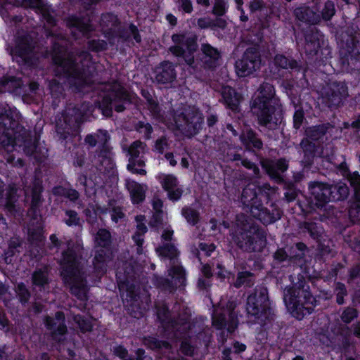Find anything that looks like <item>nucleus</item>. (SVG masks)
Here are the masks:
<instances>
[{
  "instance_id": "nucleus-6",
  "label": "nucleus",
  "mask_w": 360,
  "mask_h": 360,
  "mask_svg": "<svg viewBox=\"0 0 360 360\" xmlns=\"http://www.w3.org/2000/svg\"><path fill=\"white\" fill-rule=\"evenodd\" d=\"M298 280L292 286L284 289L283 300L292 316L302 320L305 315L314 311L316 300L309 291V286L303 277Z\"/></svg>"
},
{
  "instance_id": "nucleus-61",
  "label": "nucleus",
  "mask_w": 360,
  "mask_h": 360,
  "mask_svg": "<svg viewBox=\"0 0 360 360\" xmlns=\"http://www.w3.org/2000/svg\"><path fill=\"white\" fill-rule=\"evenodd\" d=\"M160 254L172 260L177 257L178 250L174 244L166 243L160 248Z\"/></svg>"
},
{
  "instance_id": "nucleus-58",
  "label": "nucleus",
  "mask_w": 360,
  "mask_h": 360,
  "mask_svg": "<svg viewBox=\"0 0 360 360\" xmlns=\"http://www.w3.org/2000/svg\"><path fill=\"white\" fill-rule=\"evenodd\" d=\"M49 88L53 98L59 99L63 96L64 88L63 84L56 79L49 82Z\"/></svg>"
},
{
  "instance_id": "nucleus-62",
  "label": "nucleus",
  "mask_w": 360,
  "mask_h": 360,
  "mask_svg": "<svg viewBox=\"0 0 360 360\" xmlns=\"http://www.w3.org/2000/svg\"><path fill=\"white\" fill-rule=\"evenodd\" d=\"M156 285L158 288L163 290H167L170 292H174L177 290L176 287L174 285L173 281L168 278H158L156 280Z\"/></svg>"
},
{
  "instance_id": "nucleus-42",
  "label": "nucleus",
  "mask_w": 360,
  "mask_h": 360,
  "mask_svg": "<svg viewBox=\"0 0 360 360\" xmlns=\"http://www.w3.org/2000/svg\"><path fill=\"white\" fill-rule=\"evenodd\" d=\"M197 24L200 29L210 28L216 30L217 28H225V20L221 18L212 20L208 18H200L198 19Z\"/></svg>"
},
{
  "instance_id": "nucleus-63",
  "label": "nucleus",
  "mask_w": 360,
  "mask_h": 360,
  "mask_svg": "<svg viewBox=\"0 0 360 360\" xmlns=\"http://www.w3.org/2000/svg\"><path fill=\"white\" fill-rule=\"evenodd\" d=\"M136 129L138 132L143 134L144 139L149 140L151 138L153 129L152 125L148 122H144L143 121H139L136 125Z\"/></svg>"
},
{
  "instance_id": "nucleus-59",
  "label": "nucleus",
  "mask_w": 360,
  "mask_h": 360,
  "mask_svg": "<svg viewBox=\"0 0 360 360\" xmlns=\"http://www.w3.org/2000/svg\"><path fill=\"white\" fill-rule=\"evenodd\" d=\"M349 216L353 222L360 221V196L354 197L349 208Z\"/></svg>"
},
{
  "instance_id": "nucleus-19",
  "label": "nucleus",
  "mask_w": 360,
  "mask_h": 360,
  "mask_svg": "<svg viewBox=\"0 0 360 360\" xmlns=\"http://www.w3.org/2000/svg\"><path fill=\"white\" fill-rule=\"evenodd\" d=\"M120 24L118 16L112 12L102 13L99 20L102 33L109 41L115 39V28Z\"/></svg>"
},
{
  "instance_id": "nucleus-9",
  "label": "nucleus",
  "mask_w": 360,
  "mask_h": 360,
  "mask_svg": "<svg viewBox=\"0 0 360 360\" xmlns=\"http://www.w3.org/2000/svg\"><path fill=\"white\" fill-rule=\"evenodd\" d=\"M261 55L258 46L246 49L240 60L236 62V73L240 77H246L260 68Z\"/></svg>"
},
{
  "instance_id": "nucleus-50",
  "label": "nucleus",
  "mask_w": 360,
  "mask_h": 360,
  "mask_svg": "<svg viewBox=\"0 0 360 360\" xmlns=\"http://www.w3.org/2000/svg\"><path fill=\"white\" fill-rule=\"evenodd\" d=\"M131 200L133 204H140L146 198V192L143 186L137 182H134L130 190Z\"/></svg>"
},
{
  "instance_id": "nucleus-21",
  "label": "nucleus",
  "mask_w": 360,
  "mask_h": 360,
  "mask_svg": "<svg viewBox=\"0 0 360 360\" xmlns=\"http://www.w3.org/2000/svg\"><path fill=\"white\" fill-rule=\"evenodd\" d=\"M0 86L5 91L15 94H25L27 86L21 77L6 75L0 79Z\"/></svg>"
},
{
  "instance_id": "nucleus-22",
  "label": "nucleus",
  "mask_w": 360,
  "mask_h": 360,
  "mask_svg": "<svg viewBox=\"0 0 360 360\" xmlns=\"http://www.w3.org/2000/svg\"><path fill=\"white\" fill-rule=\"evenodd\" d=\"M201 50L202 52L201 62L203 68L207 70H214L219 65V51L210 44H202Z\"/></svg>"
},
{
  "instance_id": "nucleus-10",
  "label": "nucleus",
  "mask_w": 360,
  "mask_h": 360,
  "mask_svg": "<svg viewBox=\"0 0 360 360\" xmlns=\"http://www.w3.org/2000/svg\"><path fill=\"white\" fill-rule=\"evenodd\" d=\"M322 95L324 103L331 109H336L348 97V88L345 82H333L326 86Z\"/></svg>"
},
{
  "instance_id": "nucleus-14",
  "label": "nucleus",
  "mask_w": 360,
  "mask_h": 360,
  "mask_svg": "<svg viewBox=\"0 0 360 360\" xmlns=\"http://www.w3.org/2000/svg\"><path fill=\"white\" fill-rule=\"evenodd\" d=\"M112 258V250L98 249L95 251L93 259V271L90 276L94 284L101 282L103 275L107 271L108 262Z\"/></svg>"
},
{
  "instance_id": "nucleus-23",
  "label": "nucleus",
  "mask_w": 360,
  "mask_h": 360,
  "mask_svg": "<svg viewBox=\"0 0 360 360\" xmlns=\"http://www.w3.org/2000/svg\"><path fill=\"white\" fill-rule=\"evenodd\" d=\"M212 324L217 330H220L219 341L221 345V360H225V307H222L219 311L216 308H214L212 314Z\"/></svg>"
},
{
  "instance_id": "nucleus-51",
  "label": "nucleus",
  "mask_w": 360,
  "mask_h": 360,
  "mask_svg": "<svg viewBox=\"0 0 360 360\" xmlns=\"http://www.w3.org/2000/svg\"><path fill=\"white\" fill-rule=\"evenodd\" d=\"M73 321L77 325L79 330L82 333L91 332L93 330L94 326L91 321L82 314L75 315Z\"/></svg>"
},
{
  "instance_id": "nucleus-8",
  "label": "nucleus",
  "mask_w": 360,
  "mask_h": 360,
  "mask_svg": "<svg viewBox=\"0 0 360 360\" xmlns=\"http://www.w3.org/2000/svg\"><path fill=\"white\" fill-rule=\"evenodd\" d=\"M172 119L176 129L187 137L195 136L202 129L204 117L195 105H183L174 110Z\"/></svg>"
},
{
  "instance_id": "nucleus-39",
  "label": "nucleus",
  "mask_w": 360,
  "mask_h": 360,
  "mask_svg": "<svg viewBox=\"0 0 360 360\" xmlns=\"http://www.w3.org/2000/svg\"><path fill=\"white\" fill-rule=\"evenodd\" d=\"M274 64L276 67L285 70H301V65L299 63L291 57H287L283 54H276L274 58Z\"/></svg>"
},
{
  "instance_id": "nucleus-7",
  "label": "nucleus",
  "mask_w": 360,
  "mask_h": 360,
  "mask_svg": "<svg viewBox=\"0 0 360 360\" xmlns=\"http://www.w3.org/2000/svg\"><path fill=\"white\" fill-rule=\"evenodd\" d=\"M258 95L253 100L251 108L257 115L259 124L263 126L277 124L281 120V111L271 105L275 96V90L272 84L264 82L260 85Z\"/></svg>"
},
{
  "instance_id": "nucleus-30",
  "label": "nucleus",
  "mask_w": 360,
  "mask_h": 360,
  "mask_svg": "<svg viewBox=\"0 0 360 360\" xmlns=\"http://www.w3.org/2000/svg\"><path fill=\"white\" fill-rule=\"evenodd\" d=\"M332 129L333 126L330 123H323L306 128L304 135L313 141H319Z\"/></svg>"
},
{
  "instance_id": "nucleus-54",
  "label": "nucleus",
  "mask_w": 360,
  "mask_h": 360,
  "mask_svg": "<svg viewBox=\"0 0 360 360\" xmlns=\"http://www.w3.org/2000/svg\"><path fill=\"white\" fill-rule=\"evenodd\" d=\"M255 276L252 273L249 271L240 272L238 274L237 279L234 283L236 288H239L242 285H245L248 287L254 284Z\"/></svg>"
},
{
  "instance_id": "nucleus-33",
  "label": "nucleus",
  "mask_w": 360,
  "mask_h": 360,
  "mask_svg": "<svg viewBox=\"0 0 360 360\" xmlns=\"http://www.w3.org/2000/svg\"><path fill=\"white\" fill-rule=\"evenodd\" d=\"M139 145L140 143L138 141H134L129 146L128 150L129 153V162L127 164V169L132 174H140V175H146V171L143 168H134V160L136 158H140V150H139Z\"/></svg>"
},
{
  "instance_id": "nucleus-41",
  "label": "nucleus",
  "mask_w": 360,
  "mask_h": 360,
  "mask_svg": "<svg viewBox=\"0 0 360 360\" xmlns=\"http://www.w3.org/2000/svg\"><path fill=\"white\" fill-rule=\"evenodd\" d=\"M191 314L187 312L179 314L176 317L172 318L170 326L176 330L182 328L186 332L188 331L191 328Z\"/></svg>"
},
{
  "instance_id": "nucleus-37",
  "label": "nucleus",
  "mask_w": 360,
  "mask_h": 360,
  "mask_svg": "<svg viewBox=\"0 0 360 360\" xmlns=\"http://www.w3.org/2000/svg\"><path fill=\"white\" fill-rule=\"evenodd\" d=\"M31 281L33 285L39 288H44L49 284V269L47 266L36 268L31 276Z\"/></svg>"
},
{
  "instance_id": "nucleus-49",
  "label": "nucleus",
  "mask_w": 360,
  "mask_h": 360,
  "mask_svg": "<svg viewBox=\"0 0 360 360\" xmlns=\"http://www.w3.org/2000/svg\"><path fill=\"white\" fill-rule=\"evenodd\" d=\"M97 179L98 177L95 174H89L88 169H84L83 172L77 174V185L82 189H86L89 181L94 184H98Z\"/></svg>"
},
{
  "instance_id": "nucleus-64",
  "label": "nucleus",
  "mask_w": 360,
  "mask_h": 360,
  "mask_svg": "<svg viewBox=\"0 0 360 360\" xmlns=\"http://www.w3.org/2000/svg\"><path fill=\"white\" fill-rule=\"evenodd\" d=\"M15 61L19 65L25 68L32 69L37 66L36 58L30 54L16 58Z\"/></svg>"
},
{
  "instance_id": "nucleus-1",
  "label": "nucleus",
  "mask_w": 360,
  "mask_h": 360,
  "mask_svg": "<svg viewBox=\"0 0 360 360\" xmlns=\"http://www.w3.org/2000/svg\"><path fill=\"white\" fill-rule=\"evenodd\" d=\"M130 103L131 96L123 86L111 87L94 105L84 101L64 110L56 120V134L61 143L66 144L79 131L81 125L90 120L96 108L101 110L104 117H110L113 109L117 112H122L126 110V105Z\"/></svg>"
},
{
  "instance_id": "nucleus-13",
  "label": "nucleus",
  "mask_w": 360,
  "mask_h": 360,
  "mask_svg": "<svg viewBox=\"0 0 360 360\" xmlns=\"http://www.w3.org/2000/svg\"><path fill=\"white\" fill-rule=\"evenodd\" d=\"M44 324L50 331V336L53 340L60 341L62 337L68 333L65 316L63 311H57L54 317L46 315L44 318Z\"/></svg>"
},
{
  "instance_id": "nucleus-56",
  "label": "nucleus",
  "mask_w": 360,
  "mask_h": 360,
  "mask_svg": "<svg viewBox=\"0 0 360 360\" xmlns=\"http://www.w3.org/2000/svg\"><path fill=\"white\" fill-rule=\"evenodd\" d=\"M87 49L94 53H100L108 49V43L104 39H90L86 43Z\"/></svg>"
},
{
  "instance_id": "nucleus-44",
  "label": "nucleus",
  "mask_w": 360,
  "mask_h": 360,
  "mask_svg": "<svg viewBox=\"0 0 360 360\" xmlns=\"http://www.w3.org/2000/svg\"><path fill=\"white\" fill-rule=\"evenodd\" d=\"M241 96L235 89L226 86V105L233 112H238Z\"/></svg>"
},
{
  "instance_id": "nucleus-40",
  "label": "nucleus",
  "mask_w": 360,
  "mask_h": 360,
  "mask_svg": "<svg viewBox=\"0 0 360 360\" xmlns=\"http://www.w3.org/2000/svg\"><path fill=\"white\" fill-rule=\"evenodd\" d=\"M305 51L311 55H316L321 46L317 31L311 30L305 35Z\"/></svg>"
},
{
  "instance_id": "nucleus-25",
  "label": "nucleus",
  "mask_w": 360,
  "mask_h": 360,
  "mask_svg": "<svg viewBox=\"0 0 360 360\" xmlns=\"http://www.w3.org/2000/svg\"><path fill=\"white\" fill-rule=\"evenodd\" d=\"M115 30V38L117 37L124 42H130L132 39L136 43L140 44L142 41L138 27L133 22H130L128 27L119 25Z\"/></svg>"
},
{
  "instance_id": "nucleus-26",
  "label": "nucleus",
  "mask_w": 360,
  "mask_h": 360,
  "mask_svg": "<svg viewBox=\"0 0 360 360\" xmlns=\"http://www.w3.org/2000/svg\"><path fill=\"white\" fill-rule=\"evenodd\" d=\"M347 38L345 41L346 49L351 58L358 56V60H360L359 50L358 49L360 44V32L354 30L352 27H347L346 30Z\"/></svg>"
},
{
  "instance_id": "nucleus-2",
  "label": "nucleus",
  "mask_w": 360,
  "mask_h": 360,
  "mask_svg": "<svg viewBox=\"0 0 360 360\" xmlns=\"http://www.w3.org/2000/svg\"><path fill=\"white\" fill-rule=\"evenodd\" d=\"M21 116L11 109L0 113V145L7 150L18 146L27 155L37 150L38 140L20 123Z\"/></svg>"
},
{
  "instance_id": "nucleus-48",
  "label": "nucleus",
  "mask_w": 360,
  "mask_h": 360,
  "mask_svg": "<svg viewBox=\"0 0 360 360\" xmlns=\"http://www.w3.org/2000/svg\"><path fill=\"white\" fill-rule=\"evenodd\" d=\"M181 215L185 218L187 223L191 226H195L200 221V213L195 209L189 206H184L181 209Z\"/></svg>"
},
{
  "instance_id": "nucleus-57",
  "label": "nucleus",
  "mask_w": 360,
  "mask_h": 360,
  "mask_svg": "<svg viewBox=\"0 0 360 360\" xmlns=\"http://www.w3.org/2000/svg\"><path fill=\"white\" fill-rule=\"evenodd\" d=\"M16 293L19 302L22 305H25L26 304L28 303L31 297V293L24 283L20 282L17 285Z\"/></svg>"
},
{
  "instance_id": "nucleus-52",
  "label": "nucleus",
  "mask_w": 360,
  "mask_h": 360,
  "mask_svg": "<svg viewBox=\"0 0 360 360\" xmlns=\"http://www.w3.org/2000/svg\"><path fill=\"white\" fill-rule=\"evenodd\" d=\"M146 345L152 350H160L162 349H169L170 344L166 340H160L155 337L149 336L145 338Z\"/></svg>"
},
{
  "instance_id": "nucleus-46",
  "label": "nucleus",
  "mask_w": 360,
  "mask_h": 360,
  "mask_svg": "<svg viewBox=\"0 0 360 360\" xmlns=\"http://www.w3.org/2000/svg\"><path fill=\"white\" fill-rule=\"evenodd\" d=\"M354 190V197L360 196V174L357 172H351L348 169L343 174Z\"/></svg>"
},
{
  "instance_id": "nucleus-55",
  "label": "nucleus",
  "mask_w": 360,
  "mask_h": 360,
  "mask_svg": "<svg viewBox=\"0 0 360 360\" xmlns=\"http://www.w3.org/2000/svg\"><path fill=\"white\" fill-rule=\"evenodd\" d=\"M303 232L308 233L311 238L318 239L321 235V228L314 221H305L301 225Z\"/></svg>"
},
{
  "instance_id": "nucleus-3",
  "label": "nucleus",
  "mask_w": 360,
  "mask_h": 360,
  "mask_svg": "<svg viewBox=\"0 0 360 360\" xmlns=\"http://www.w3.org/2000/svg\"><path fill=\"white\" fill-rule=\"evenodd\" d=\"M65 48L54 41L51 45V58L54 65L63 69L70 88L75 92H82L94 84V68L86 63L78 64L73 57H65Z\"/></svg>"
},
{
  "instance_id": "nucleus-28",
  "label": "nucleus",
  "mask_w": 360,
  "mask_h": 360,
  "mask_svg": "<svg viewBox=\"0 0 360 360\" xmlns=\"http://www.w3.org/2000/svg\"><path fill=\"white\" fill-rule=\"evenodd\" d=\"M18 189L13 184H9L6 189L4 198V209L12 215L18 212L17 202L18 200Z\"/></svg>"
},
{
  "instance_id": "nucleus-20",
  "label": "nucleus",
  "mask_w": 360,
  "mask_h": 360,
  "mask_svg": "<svg viewBox=\"0 0 360 360\" xmlns=\"http://www.w3.org/2000/svg\"><path fill=\"white\" fill-rule=\"evenodd\" d=\"M176 65L169 61L163 60L155 68V80L159 84H166L173 82L176 78Z\"/></svg>"
},
{
  "instance_id": "nucleus-5",
  "label": "nucleus",
  "mask_w": 360,
  "mask_h": 360,
  "mask_svg": "<svg viewBox=\"0 0 360 360\" xmlns=\"http://www.w3.org/2000/svg\"><path fill=\"white\" fill-rule=\"evenodd\" d=\"M233 240L241 250L261 252L266 245V234L252 219L244 214L236 216Z\"/></svg>"
},
{
  "instance_id": "nucleus-27",
  "label": "nucleus",
  "mask_w": 360,
  "mask_h": 360,
  "mask_svg": "<svg viewBox=\"0 0 360 360\" xmlns=\"http://www.w3.org/2000/svg\"><path fill=\"white\" fill-rule=\"evenodd\" d=\"M44 191L42 181L41 179L34 177L32 184V198L30 210L34 215L39 210L41 204V193Z\"/></svg>"
},
{
  "instance_id": "nucleus-34",
  "label": "nucleus",
  "mask_w": 360,
  "mask_h": 360,
  "mask_svg": "<svg viewBox=\"0 0 360 360\" xmlns=\"http://www.w3.org/2000/svg\"><path fill=\"white\" fill-rule=\"evenodd\" d=\"M330 189L332 202L345 201L348 198L350 193L349 188L342 182L330 184Z\"/></svg>"
},
{
  "instance_id": "nucleus-16",
  "label": "nucleus",
  "mask_w": 360,
  "mask_h": 360,
  "mask_svg": "<svg viewBox=\"0 0 360 360\" xmlns=\"http://www.w3.org/2000/svg\"><path fill=\"white\" fill-rule=\"evenodd\" d=\"M268 194L259 186L248 184L243 190L240 200L243 205L250 208V213L255 207L260 206L262 198Z\"/></svg>"
},
{
  "instance_id": "nucleus-43",
  "label": "nucleus",
  "mask_w": 360,
  "mask_h": 360,
  "mask_svg": "<svg viewBox=\"0 0 360 360\" xmlns=\"http://www.w3.org/2000/svg\"><path fill=\"white\" fill-rule=\"evenodd\" d=\"M96 243L102 249L111 250L112 236L110 232L105 229H99L96 236Z\"/></svg>"
},
{
  "instance_id": "nucleus-24",
  "label": "nucleus",
  "mask_w": 360,
  "mask_h": 360,
  "mask_svg": "<svg viewBox=\"0 0 360 360\" xmlns=\"http://www.w3.org/2000/svg\"><path fill=\"white\" fill-rule=\"evenodd\" d=\"M66 25L68 28L75 29L86 38H89L94 31L90 21H86L83 17L76 15H72L67 18Z\"/></svg>"
},
{
  "instance_id": "nucleus-32",
  "label": "nucleus",
  "mask_w": 360,
  "mask_h": 360,
  "mask_svg": "<svg viewBox=\"0 0 360 360\" xmlns=\"http://www.w3.org/2000/svg\"><path fill=\"white\" fill-rule=\"evenodd\" d=\"M294 15L296 18L302 22L311 25L320 22V15L309 7H299L295 9Z\"/></svg>"
},
{
  "instance_id": "nucleus-17",
  "label": "nucleus",
  "mask_w": 360,
  "mask_h": 360,
  "mask_svg": "<svg viewBox=\"0 0 360 360\" xmlns=\"http://www.w3.org/2000/svg\"><path fill=\"white\" fill-rule=\"evenodd\" d=\"M261 165L269 176L277 184H281L283 181L282 174L288 167V165L285 159H279L276 161L270 159H262L261 160Z\"/></svg>"
},
{
  "instance_id": "nucleus-4",
  "label": "nucleus",
  "mask_w": 360,
  "mask_h": 360,
  "mask_svg": "<svg viewBox=\"0 0 360 360\" xmlns=\"http://www.w3.org/2000/svg\"><path fill=\"white\" fill-rule=\"evenodd\" d=\"M82 255L74 245L68 246L61 253L59 261L60 276L70 293L78 300L84 301L88 299L89 287L86 276L83 269Z\"/></svg>"
},
{
  "instance_id": "nucleus-35",
  "label": "nucleus",
  "mask_w": 360,
  "mask_h": 360,
  "mask_svg": "<svg viewBox=\"0 0 360 360\" xmlns=\"http://www.w3.org/2000/svg\"><path fill=\"white\" fill-rule=\"evenodd\" d=\"M168 275L171 277V280L176 287V289L186 285V270L181 265H172L168 270Z\"/></svg>"
},
{
  "instance_id": "nucleus-38",
  "label": "nucleus",
  "mask_w": 360,
  "mask_h": 360,
  "mask_svg": "<svg viewBox=\"0 0 360 360\" xmlns=\"http://www.w3.org/2000/svg\"><path fill=\"white\" fill-rule=\"evenodd\" d=\"M300 147L304 153V161L310 165L315 156L317 146L313 141L305 136L300 143Z\"/></svg>"
},
{
  "instance_id": "nucleus-53",
  "label": "nucleus",
  "mask_w": 360,
  "mask_h": 360,
  "mask_svg": "<svg viewBox=\"0 0 360 360\" xmlns=\"http://www.w3.org/2000/svg\"><path fill=\"white\" fill-rule=\"evenodd\" d=\"M227 156L231 161H240L241 165L248 169H252L253 170L254 174L257 176L259 174V169L257 167L256 165L248 161V160H242L241 155L238 153H233L231 151H229L226 153Z\"/></svg>"
},
{
  "instance_id": "nucleus-60",
  "label": "nucleus",
  "mask_w": 360,
  "mask_h": 360,
  "mask_svg": "<svg viewBox=\"0 0 360 360\" xmlns=\"http://www.w3.org/2000/svg\"><path fill=\"white\" fill-rule=\"evenodd\" d=\"M110 153L111 148L109 143L98 145V148L96 150V154L99 158V161L101 165L103 161L110 162L111 160L110 158Z\"/></svg>"
},
{
  "instance_id": "nucleus-15",
  "label": "nucleus",
  "mask_w": 360,
  "mask_h": 360,
  "mask_svg": "<svg viewBox=\"0 0 360 360\" xmlns=\"http://www.w3.org/2000/svg\"><path fill=\"white\" fill-rule=\"evenodd\" d=\"M251 214L264 225H269L280 219L283 212L275 203L267 204L264 207L261 202L260 206L253 208Z\"/></svg>"
},
{
  "instance_id": "nucleus-45",
  "label": "nucleus",
  "mask_w": 360,
  "mask_h": 360,
  "mask_svg": "<svg viewBox=\"0 0 360 360\" xmlns=\"http://www.w3.org/2000/svg\"><path fill=\"white\" fill-rule=\"evenodd\" d=\"M53 192L54 195L65 197L72 202L77 200L79 197V192L72 188L56 186L53 188Z\"/></svg>"
},
{
  "instance_id": "nucleus-47",
  "label": "nucleus",
  "mask_w": 360,
  "mask_h": 360,
  "mask_svg": "<svg viewBox=\"0 0 360 360\" xmlns=\"http://www.w3.org/2000/svg\"><path fill=\"white\" fill-rule=\"evenodd\" d=\"M237 304L236 301H230L229 302V305L226 306L229 310V319L226 320V322H229V327L227 328V330L229 333H232L238 327V319L237 313L234 311Z\"/></svg>"
},
{
  "instance_id": "nucleus-12",
  "label": "nucleus",
  "mask_w": 360,
  "mask_h": 360,
  "mask_svg": "<svg viewBox=\"0 0 360 360\" xmlns=\"http://www.w3.org/2000/svg\"><path fill=\"white\" fill-rule=\"evenodd\" d=\"M198 48L196 39L187 37L183 46L173 45L169 47L168 51L174 56L182 58L189 68L195 70L197 64L195 61L194 53L197 51Z\"/></svg>"
},
{
  "instance_id": "nucleus-11",
  "label": "nucleus",
  "mask_w": 360,
  "mask_h": 360,
  "mask_svg": "<svg viewBox=\"0 0 360 360\" xmlns=\"http://www.w3.org/2000/svg\"><path fill=\"white\" fill-rule=\"evenodd\" d=\"M270 303L267 288L264 286H258L254 292L250 295L247 301V311L252 316H259L266 314L270 309Z\"/></svg>"
},
{
  "instance_id": "nucleus-29",
  "label": "nucleus",
  "mask_w": 360,
  "mask_h": 360,
  "mask_svg": "<svg viewBox=\"0 0 360 360\" xmlns=\"http://www.w3.org/2000/svg\"><path fill=\"white\" fill-rule=\"evenodd\" d=\"M239 139L249 150H259L263 148V143L258 135L251 129L240 134Z\"/></svg>"
},
{
  "instance_id": "nucleus-18",
  "label": "nucleus",
  "mask_w": 360,
  "mask_h": 360,
  "mask_svg": "<svg viewBox=\"0 0 360 360\" xmlns=\"http://www.w3.org/2000/svg\"><path fill=\"white\" fill-rule=\"evenodd\" d=\"M309 188L318 208L322 209L329 202H332L330 184L316 181L311 184Z\"/></svg>"
},
{
  "instance_id": "nucleus-36",
  "label": "nucleus",
  "mask_w": 360,
  "mask_h": 360,
  "mask_svg": "<svg viewBox=\"0 0 360 360\" xmlns=\"http://www.w3.org/2000/svg\"><path fill=\"white\" fill-rule=\"evenodd\" d=\"M33 46L30 40L27 37H22L17 41L15 47L12 50V54L16 59L32 52Z\"/></svg>"
},
{
  "instance_id": "nucleus-31",
  "label": "nucleus",
  "mask_w": 360,
  "mask_h": 360,
  "mask_svg": "<svg viewBox=\"0 0 360 360\" xmlns=\"http://www.w3.org/2000/svg\"><path fill=\"white\" fill-rule=\"evenodd\" d=\"M72 165L75 167L88 169L89 171L97 172L98 170L97 167L87 162L86 153L83 147H77L73 150L72 154Z\"/></svg>"
}]
</instances>
